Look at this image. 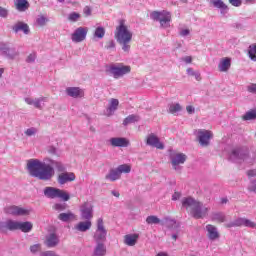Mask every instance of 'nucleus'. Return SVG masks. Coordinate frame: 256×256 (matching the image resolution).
<instances>
[{
    "label": "nucleus",
    "instance_id": "obj_1",
    "mask_svg": "<svg viewBox=\"0 0 256 256\" xmlns=\"http://www.w3.org/2000/svg\"><path fill=\"white\" fill-rule=\"evenodd\" d=\"M27 169L32 177H36L41 181H51L55 176V169L53 166L41 162L39 159L28 160Z\"/></svg>",
    "mask_w": 256,
    "mask_h": 256
},
{
    "label": "nucleus",
    "instance_id": "obj_2",
    "mask_svg": "<svg viewBox=\"0 0 256 256\" xmlns=\"http://www.w3.org/2000/svg\"><path fill=\"white\" fill-rule=\"evenodd\" d=\"M182 205L190 212L194 219H205L209 215V211H211V208L203 204V202L195 200L193 197L182 199Z\"/></svg>",
    "mask_w": 256,
    "mask_h": 256
},
{
    "label": "nucleus",
    "instance_id": "obj_3",
    "mask_svg": "<svg viewBox=\"0 0 256 256\" xmlns=\"http://www.w3.org/2000/svg\"><path fill=\"white\" fill-rule=\"evenodd\" d=\"M114 37L119 43V45H122V50L125 53H129L131 50V41L133 40V32L129 30V26L125 24V20L121 19L119 20V25L116 27V30L114 31Z\"/></svg>",
    "mask_w": 256,
    "mask_h": 256
},
{
    "label": "nucleus",
    "instance_id": "obj_4",
    "mask_svg": "<svg viewBox=\"0 0 256 256\" xmlns=\"http://www.w3.org/2000/svg\"><path fill=\"white\" fill-rule=\"evenodd\" d=\"M44 195L48 197V199H62V201H69L70 199L67 191L55 187H46L44 189Z\"/></svg>",
    "mask_w": 256,
    "mask_h": 256
},
{
    "label": "nucleus",
    "instance_id": "obj_5",
    "mask_svg": "<svg viewBox=\"0 0 256 256\" xmlns=\"http://www.w3.org/2000/svg\"><path fill=\"white\" fill-rule=\"evenodd\" d=\"M150 17L153 21H159L161 27H169V23H171V13L165 10L162 12L153 11Z\"/></svg>",
    "mask_w": 256,
    "mask_h": 256
},
{
    "label": "nucleus",
    "instance_id": "obj_6",
    "mask_svg": "<svg viewBox=\"0 0 256 256\" xmlns=\"http://www.w3.org/2000/svg\"><path fill=\"white\" fill-rule=\"evenodd\" d=\"M109 72L113 75L114 79H119L120 77H123V75L131 73V66H125L123 64L111 65Z\"/></svg>",
    "mask_w": 256,
    "mask_h": 256
},
{
    "label": "nucleus",
    "instance_id": "obj_7",
    "mask_svg": "<svg viewBox=\"0 0 256 256\" xmlns=\"http://www.w3.org/2000/svg\"><path fill=\"white\" fill-rule=\"evenodd\" d=\"M107 237V230L105 229V225L103 223V218H99L97 220V230L94 235L95 241L99 243V241H105Z\"/></svg>",
    "mask_w": 256,
    "mask_h": 256
},
{
    "label": "nucleus",
    "instance_id": "obj_8",
    "mask_svg": "<svg viewBox=\"0 0 256 256\" xmlns=\"http://www.w3.org/2000/svg\"><path fill=\"white\" fill-rule=\"evenodd\" d=\"M87 33H89V28L79 27L77 28L71 36V39L74 43H81L87 39Z\"/></svg>",
    "mask_w": 256,
    "mask_h": 256
},
{
    "label": "nucleus",
    "instance_id": "obj_9",
    "mask_svg": "<svg viewBox=\"0 0 256 256\" xmlns=\"http://www.w3.org/2000/svg\"><path fill=\"white\" fill-rule=\"evenodd\" d=\"M211 139H213V132L209 130H198V141L202 147H208Z\"/></svg>",
    "mask_w": 256,
    "mask_h": 256
},
{
    "label": "nucleus",
    "instance_id": "obj_10",
    "mask_svg": "<svg viewBox=\"0 0 256 256\" xmlns=\"http://www.w3.org/2000/svg\"><path fill=\"white\" fill-rule=\"evenodd\" d=\"M7 231H19V221L7 220L0 222V233H7Z\"/></svg>",
    "mask_w": 256,
    "mask_h": 256
},
{
    "label": "nucleus",
    "instance_id": "obj_11",
    "mask_svg": "<svg viewBox=\"0 0 256 256\" xmlns=\"http://www.w3.org/2000/svg\"><path fill=\"white\" fill-rule=\"evenodd\" d=\"M81 218L85 219V221H91V218L93 217V205L89 202H85L81 208Z\"/></svg>",
    "mask_w": 256,
    "mask_h": 256
},
{
    "label": "nucleus",
    "instance_id": "obj_12",
    "mask_svg": "<svg viewBox=\"0 0 256 256\" xmlns=\"http://www.w3.org/2000/svg\"><path fill=\"white\" fill-rule=\"evenodd\" d=\"M5 213L8 215L23 216L29 215L30 211L19 206H8L5 208Z\"/></svg>",
    "mask_w": 256,
    "mask_h": 256
},
{
    "label": "nucleus",
    "instance_id": "obj_13",
    "mask_svg": "<svg viewBox=\"0 0 256 256\" xmlns=\"http://www.w3.org/2000/svg\"><path fill=\"white\" fill-rule=\"evenodd\" d=\"M76 176L73 172H62L57 177V182L59 185H65V183H71L72 181H75Z\"/></svg>",
    "mask_w": 256,
    "mask_h": 256
},
{
    "label": "nucleus",
    "instance_id": "obj_14",
    "mask_svg": "<svg viewBox=\"0 0 256 256\" xmlns=\"http://www.w3.org/2000/svg\"><path fill=\"white\" fill-rule=\"evenodd\" d=\"M207 237L210 241H217L221 237L219 230L213 224L206 225Z\"/></svg>",
    "mask_w": 256,
    "mask_h": 256
},
{
    "label": "nucleus",
    "instance_id": "obj_15",
    "mask_svg": "<svg viewBox=\"0 0 256 256\" xmlns=\"http://www.w3.org/2000/svg\"><path fill=\"white\" fill-rule=\"evenodd\" d=\"M187 161V155L183 153H176L171 156V163L174 167V169H177V166L183 165Z\"/></svg>",
    "mask_w": 256,
    "mask_h": 256
},
{
    "label": "nucleus",
    "instance_id": "obj_16",
    "mask_svg": "<svg viewBox=\"0 0 256 256\" xmlns=\"http://www.w3.org/2000/svg\"><path fill=\"white\" fill-rule=\"evenodd\" d=\"M44 244L49 248L57 247L59 245V236L55 233L47 235Z\"/></svg>",
    "mask_w": 256,
    "mask_h": 256
},
{
    "label": "nucleus",
    "instance_id": "obj_17",
    "mask_svg": "<svg viewBox=\"0 0 256 256\" xmlns=\"http://www.w3.org/2000/svg\"><path fill=\"white\" fill-rule=\"evenodd\" d=\"M147 145L151 147H156V149H164L163 143L159 141V137L155 136V134H150L146 140Z\"/></svg>",
    "mask_w": 256,
    "mask_h": 256
},
{
    "label": "nucleus",
    "instance_id": "obj_18",
    "mask_svg": "<svg viewBox=\"0 0 256 256\" xmlns=\"http://www.w3.org/2000/svg\"><path fill=\"white\" fill-rule=\"evenodd\" d=\"M232 155L236 159H242L243 161H245V159L249 157V150L247 148H235L232 151Z\"/></svg>",
    "mask_w": 256,
    "mask_h": 256
},
{
    "label": "nucleus",
    "instance_id": "obj_19",
    "mask_svg": "<svg viewBox=\"0 0 256 256\" xmlns=\"http://www.w3.org/2000/svg\"><path fill=\"white\" fill-rule=\"evenodd\" d=\"M218 69L221 73H227V71L231 69V58H222L220 63L218 64Z\"/></svg>",
    "mask_w": 256,
    "mask_h": 256
},
{
    "label": "nucleus",
    "instance_id": "obj_20",
    "mask_svg": "<svg viewBox=\"0 0 256 256\" xmlns=\"http://www.w3.org/2000/svg\"><path fill=\"white\" fill-rule=\"evenodd\" d=\"M137 241H139V234H127L124 236V243L128 247H135Z\"/></svg>",
    "mask_w": 256,
    "mask_h": 256
},
{
    "label": "nucleus",
    "instance_id": "obj_21",
    "mask_svg": "<svg viewBox=\"0 0 256 256\" xmlns=\"http://www.w3.org/2000/svg\"><path fill=\"white\" fill-rule=\"evenodd\" d=\"M66 93L69 95V97H73L74 99H77V97H83V95H85L83 90H81L79 87H68L66 89Z\"/></svg>",
    "mask_w": 256,
    "mask_h": 256
},
{
    "label": "nucleus",
    "instance_id": "obj_22",
    "mask_svg": "<svg viewBox=\"0 0 256 256\" xmlns=\"http://www.w3.org/2000/svg\"><path fill=\"white\" fill-rule=\"evenodd\" d=\"M110 145H112V147H128L129 140L126 138H111Z\"/></svg>",
    "mask_w": 256,
    "mask_h": 256
},
{
    "label": "nucleus",
    "instance_id": "obj_23",
    "mask_svg": "<svg viewBox=\"0 0 256 256\" xmlns=\"http://www.w3.org/2000/svg\"><path fill=\"white\" fill-rule=\"evenodd\" d=\"M13 31L15 33H19V31H23V33L25 35H29V25H27V23L24 22H17L14 26H13Z\"/></svg>",
    "mask_w": 256,
    "mask_h": 256
},
{
    "label": "nucleus",
    "instance_id": "obj_24",
    "mask_svg": "<svg viewBox=\"0 0 256 256\" xmlns=\"http://www.w3.org/2000/svg\"><path fill=\"white\" fill-rule=\"evenodd\" d=\"M32 230H33V223L29 221L18 223V231H22V233H29Z\"/></svg>",
    "mask_w": 256,
    "mask_h": 256
},
{
    "label": "nucleus",
    "instance_id": "obj_25",
    "mask_svg": "<svg viewBox=\"0 0 256 256\" xmlns=\"http://www.w3.org/2000/svg\"><path fill=\"white\" fill-rule=\"evenodd\" d=\"M105 179H107L108 181H117V180L121 179V174L118 169H112L105 176Z\"/></svg>",
    "mask_w": 256,
    "mask_h": 256
},
{
    "label": "nucleus",
    "instance_id": "obj_26",
    "mask_svg": "<svg viewBox=\"0 0 256 256\" xmlns=\"http://www.w3.org/2000/svg\"><path fill=\"white\" fill-rule=\"evenodd\" d=\"M14 5L18 11H27L29 2L27 0H15Z\"/></svg>",
    "mask_w": 256,
    "mask_h": 256
},
{
    "label": "nucleus",
    "instance_id": "obj_27",
    "mask_svg": "<svg viewBox=\"0 0 256 256\" xmlns=\"http://www.w3.org/2000/svg\"><path fill=\"white\" fill-rule=\"evenodd\" d=\"M91 220H87L85 222H79L76 226L75 229L77 231H81L82 233H85V231H89L91 229Z\"/></svg>",
    "mask_w": 256,
    "mask_h": 256
},
{
    "label": "nucleus",
    "instance_id": "obj_28",
    "mask_svg": "<svg viewBox=\"0 0 256 256\" xmlns=\"http://www.w3.org/2000/svg\"><path fill=\"white\" fill-rule=\"evenodd\" d=\"M106 253L107 248H105V245L103 243H98L92 256H105Z\"/></svg>",
    "mask_w": 256,
    "mask_h": 256
},
{
    "label": "nucleus",
    "instance_id": "obj_29",
    "mask_svg": "<svg viewBox=\"0 0 256 256\" xmlns=\"http://www.w3.org/2000/svg\"><path fill=\"white\" fill-rule=\"evenodd\" d=\"M245 218H237L235 221L226 223L224 227L231 229V227H244Z\"/></svg>",
    "mask_w": 256,
    "mask_h": 256
},
{
    "label": "nucleus",
    "instance_id": "obj_30",
    "mask_svg": "<svg viewBox=\"0 0 256 256\" xmlns=\"http://www.w3.org/2000/svg\"><path fill=\"white\" fill-rule=\"evenodd\" d=\"M210 3H212V5L216 7V9H222L223 11H227V9H229V7L226 5L225 2H223V0H211Z\"/></svg>",
    "mask_w": 256,
    "mask_h": 256
},
{
    "label": "nucleus",
    "instance_id": "obj_31",
    "mask_svg": "<svg viewBox=\"0 0 256 256\" xmlns=\"http://www.w3.org/2000/svg\"><path fill=\"white\" fill-rule=\"evenodd\" d=\"M212 221L215 223H225V221H227V216L223 213H215L212 216Z\"/></svg>",
    "mask_w": 256,
    "mask_h": 256
},
{
    "label": "nucleus",
    "instance_id": "obj_32",
    "mask_svg": "<svg viewBox=\"0 0 256 256\" xmlns=\"http://www.w3.org/2000/svg\"><path fill=\"white\" fill-rule=\"evenodd\" d=\"M58 219L60 221L67 222V221H71V219H75V215L72 214L71 212L61 213V214L58 215Z\"/></svg>",
    "mask_w": 256,
    "mask_h": 256
},
{
    "label": "nucleus",
    "instance_id": "obj_33",
    "mask_svg": "<svg viewBox=\"0 0 256 256\" xmlns=\"http://www.w3.org/2000/svg\"><path fill=\"white\" fill-rule=\"evenodd\" d=\"M137 121H139V116L132 114L124 119L123 125H131V123H137Z\"/></svg>",
    "mask_w": 256,
    "mask_h": 256
},
{
    "label": "nucleus",
    "instance_id": "obj_34",
    "mask_svg": "<svg viewBox=\"0 0 256 256\" xmlns=\"http://www.w3.org/2000/svg\"><path fill=\"white\" fill-rule=\"evenodd\" d=\"M182 107L181 104L176 103V104H171L169 106V113H171V115H177V113H179V111H181Z\"/></svg>",
    "mask_w": 256,
    "mask_h": 256
},
{
    "label": "nucleus",
    "instance_id": "obj_35",
    "mask_svg": "<svg viewBox=\"0 0 256 256\" xmlns=\"http://www.w3.org/2000/svg\"><path fill=\"white\" fill-rule=\"evenodd\" d=\"M117 107H119V100L112 98L109 103L108 111L113 113V111H117Z\"/></svg>",
    "mask_w": 256,
    "mask_h": 256
},
{
    "label": "nucleus",
    "instance_id": "obj_36",
    "mask_svg": "<svg viewBox=\"0 0 256 256\" xmlns=\"http://www.w3.org/2000/svg\"><path fill=\"white\" fill-rule=\"evenodd\" d=\"M248 55L252 61H256V44L249 46Z\"/></svg>",
    "mask_w": 256,
    "mask_h": 256
},
{
    "label": "nucleus",
    "instance_id": "obj_37",
    "mask_svg": "<svg viewBox=\"0 0 256 256\" xmlns=\"http://www.w3.org/2000/svg\"><path fill=\"white\" fill-rule=\"evenodd\" d=\"M94 37L97 39H103L105 37V28L97 27L94 32Z\"/></svg>",
    "mask_w": 256,
    "mask_h": 256
},
{
    "label": "nucleus",
    "instance_id": "obj_38",
    "mask_svg": "<svg viewBox=\"0 0 256 256\" xmlns=\"http://www.w3.org/2000/svg\"><path fill=\"white\" fill-rule=\"evenodd\" d=\"M244 121H251L253 119H256V110H250L248 111L243 117Z\"/></svg>",
    "mask_w": 256,
    "mask_h": 256
},
{
    "label": "nucleus",
    "instance_id": "obj_39",
    "mask_svg": "<svg viewBox=\"0 0 256 256\" xmlns=\"http://www.w3.org/2000/svg\"><path fill=\"white\" fill-rule=\"evenodd\" d=\"M37 25H39V27H45V25H47V23H49V18L45 17L44 15H40L37 20Z\"/></svg>",
    "mask_w": 256,
    "mask_h": 256
},
{
    "label": "nucleus",
    "instance_id": "obj_40",
    "mask_svg": "<svg viewBox=\"0 0 256 256\" xmlns=\"http://www.w3.org/2000/svg\"><path fill=\"white\" fill-rule=\"evenodd\" d=\"M79 19H81L80 13L72 12L68 15V21H70V23H76V21H79Z\"/></svg>",
    "mask_w": 256,
    "mask_h": 256
},
{
    "label": "nucleus",
    "instance_id": "obj_41",
    "mask_svg": "<svg viewBox=\"0 0 256 256\" xmlns=\"http://www.w3.org/2000/svg\"><path fill=\"white\" fill-rule=\"evenodd\" d=\"M146 223H148V225H158V223H161V219L157 216H148L146 218Z\"/></svg>",
    "mask_w": 256,
    "mask_h": 256
},
{
    "label": "nucleus",
    "instance_id": "obj_42",
    "mask_svg": "<svg viewBox=\"0 0 256 256\" xmlns=\"http://www.w3.org/2000/svg\"><path fill=\"white\" fill-rule=\"evenodd\" d=\"M117 169H118V172H120V175L121 173H131V166L127 164L120 165L118 166Z\"/></svg>",
    "mask_w": 256,
    "mask_h": 256
},
{
    "label": "nucleus",
    "instance_id": "obj_43",
    "mask_svg": "<svg viewBox=\"0 0 256 256\" xmlns=\"http://www.w3.org/2000/svg\"><path fill=\"white\" fill-rule=\"evenodd\" d=\"M47 100V98H45V97H40V98H37V99H35L34 100V107L36 108V109H42V107H41V103L43 102V101H46Z\"/></svg>",
    "mask_w": 256,
    "mask_h": 256
},
{
    "label": "nucleus",
    "instance_id": "obj_44",
    "mask_svg": "<svg viewBox=\"0 0 256 256\" xmlns=\"http://www.w3.org/2000/svg\"><path fill=\"white\" fill-rule=\"evenodd\" d=\"M244 227H250L251 229H256V223L247 218H244Z\"/></svg>",
    "mask_w": 256,
    "mask_h": 256
},
{
    "label": "nucleus",
    "instance_id": "obj_45",
    "mask_svg": "<svg viewBox=\"0 0 256 256\" xmlns=\"http://www.w3.org/2000/svg\"><path fill=\"white\" fill-rule=\"evenodd\" d=\"M52 164L55 165L56 169L58 171H60L61 173H63V171H65V166L63 165V163L54 161V162H52Z\"/></svg>",
    "mask_w": 256,
    "mask_h": 256
},
{
    "label": "nucleus",
    "instance_id": "obj_46",
    "mask_svg": "<svg viewBox=\"0 0 256 256\" xmlns=\"http://www.w3.org/2000/svg\"><path fill=\"white\" fill-rule=\"evenodd\" d=\"M31 253H37L41 251V244H34L30 247Z\"/></svg>",
    "mask_w": 256,
    "mask_h": 256
},
{
    "label": "nucleus",
    "instance_id": "obj_47",
    "mask_svg": "<svg viewBox=\"0 0 256 256\" xmlns=\"http://www.w3.org/2000/svg\"><path fill=\"white\" fill-rule=\"evenodd\" d=\"M53 208L56 211H65V209H67V205H65V204H55Z\"/></svg>",
    "mask_w": 256,
    "mask_h": 256
},
{
    "label": "nucleus",
    "instance_id": "obj_48",
    "mask_svg": "<svg viewBox=\"0 0 256 256\" xmlns=\"http://www.w3.org/2000/svg\"><path fill=\"white\" fill-rule=\"evenodd\" d=\"M233 7H241L243 1L241 0H228Z\"/></svg>",
    "mask_w": 256,
    "mask_h": 256
},
{
    "label": "nucleus",
    "instance_id": "obj_49",
    "mask_svg": "<svg viewBox=\"0 0 256 256\" xmlns=\"http://www.w3.org/2000/svg\"><path fill=\"white\" fill-rule=\"evenodd\" d=\"M35 133H37V130L35 128H29L25 131V134L28 135V137H31Z\"/></svg>",
    "mask_w": 256,
    "mask_h": 256
},
{
    "label": "nucleus",
    "instance_id": "obj_50",
    "mask_svg": "<svg viewBox=\"0 0 256 256\" xmlns=\"http://www.w3.org/2000/svg\"><path fill=\"white\" fill-rule=\"evenodd\" d=\"M249 93H254L256 95V84H251L247 87Z\"/></svg>",
    "mask_w": 256,
    "mask_h": 256
},
{
    "label": "nucleus",
    "instance_id": "obj_51",
    "mask_svg": "<svg viewBox=\"0 0 256 256\" xmlns=\"http://www.w3.org/2000/svg\"><path fill=\"white\" fill-rule=\"evenodd\" d=\"M7 15H9L7 9L0 6V17H7Z\"/></svg>",
    "mask_w": 256,
    "mask_h": 256
},
{
    "label": "nucleus",
    "instance_id": "obj_52",
    "mask_svg": "<svg viewBox=\"0 0 256 256\" xmlns=\"http://www.w3.org/2000/svg\"><path fill=\"white\" fill-rule=\"evenodd\" d=\"M91 11H92L91 7H89V6H86L83 9V13H84V15H86V17H89L91 15Z\"/></svg>",
    "mask_w": 256,
    "mask_h": 256
},
{
    "label": "nucleus",
    "instance_id": "obj_53",
    "mask_svg": "<svg viewBox=\"0 0 256 256\" xmlns=\"http://www.w3.org/2000/svg\"><path fill=\"white\" fill-rule=\"evenodd\" d=\"M37 55L35 54H30L28 57H27V63H33V61H35Z\"/></svg>",
    "mask_w": 256,
    "mask_h": 256
},
{
    "label": "nucleus",
    "instance_id": "obj_54",
    "mask_svg": "<svg viewBox=\"0 0 256 256\" xmlns=\"http://www.w3.org/2000/svg\"><path fill=\"white\" fill-rule=\"evenodd\" d=\"M40 256H55V252L53 251L42 252Z\"/></svg>",
    "mask_w": 256,
    "mask_h": 256
},
{
    "label": "nucleus",
    "instance_id": "obj_55",
    "mask_svg": "<svg viewBox=\"0 0 256 256\" xmlns=\"http://www.w3.org/2000/svg\"><path fill=\"white\" fill-rule=\"evenodd\" d=\"M25 103H27V105H34L35 100H33V98H25Z\"/></svg>",
    "mask_w": 256,
    "mask_h": 256
},
{
    "label": "nucleus",
    "instance_id": "obj_56",
    "mask_svg": "<svg viewBox=\"0 0 256 256\" xmlns=\"http://www.w3.org/2000/svg\"><path fill=\"white\" fill-rule=\"evenodd\" d=\"M181 197V193L180 192H175L172 196L173 201H177V199H179Z\"/></svg>",
    "mask_w": 256,
    "mask_h": 256
},
{
    "label": "nucleus",
    "instance_id": "obj_57",
    "mask_svg": "<svg viewBox=\"0 0 256 256\" xmlns=\"http://www.w3.org/2000/svg\"><path fill=\"white\" fill-rule=\"evenodd\" d=\"M185 63H192L193 58L191 56H186L182 59Z\"/></svg>",
    "mask_w": 256,
    "mask_h": 256
},
{
    "label": "nucleus",
    "instance_id": "obj_58",
    "mask_svg": "<svg viewBox=\"0 0 256 256\" xmlns=\"http://www.w3.org/2000/svg\"><path fill=\"white\" fill-rule=\"evenodd\" d=\"M248 177H256V170H249L247 172Z\"/></svg>",
    "mask_w": 256,
    "mask_h": 256
},
{
    "label": "nucleus",
    "instance_id": "obj_59",
    "mask_svg": "<svg viewBox=\"0 0 256 256\" xmlns=\"http://www.w3.org/2000/svg\"><path fill=\"white\" fill-rule=\"evenodd\" d=\"M186 111H187V113H189L191 115V113L195 112V108H193V106H187Z\"/></svg>",
    "mask_w": 256,
    "mask_h": 256
},
{
    "label": "nucleus",
    "instance_id": "obj_60",
    "mask_svg": "<svg viewBox=\"0 0 256 256\" xmlns=\"http://www.w3.org/2000/svg\"><path fill=\"white\" fill-rule=\"evenodd\" d=\"M180 35H181L182 37H186V35H189V29H184V30H182V31L180 32Z\"/></svg>",
    "mask_w": 256,
    "mask_h": 256
},
{
    "label": "nucleus",
    "instance_id": "obj_61",
    "mask_svg": "<svg viewBox=\"0 0 256 256\" xmlns=\"http://www.w3.org/2000/svg\"><path fill=\"white\" fill-rule=\"evenodd\" d=\"M193 77H195L196 81H201V74L199 72H195V75H193Z\"/></svg>",
    "mask_w": 256,
    "mask_h": 256
},
{
    "label": "nucleus",
    "instance_id": "obj_62",
    "mask_svg": "<svg viewBox=\"0 0 256 256\" xmlns=\"http://www.w3.org/2000/svg\"><path fill=\"white\" fill-rule=\"evenodd\" d=\"M187 73H188V75H190L191 77H193V75H195V71H193L192 68H188V69H187Z\"/></svg>",
    "mask_w": 256,
    "mask_h": 256
},
{
    "label": "nucleus",
    "instance_id": "obj_63",
    "mask_svg": "<svg viewBox=\"0 0 256 256\" xmlns=\"http://www.w3.org/2000/svg\"><path fill=\"white\" fill-rule=\"evenodd\" d=\"M112 195H114V197H120V194L117 191H112Z\"/></svg>",
    "mask_w": 256,
    "mask_h": 256
},
{
    "label": "nucleus",
    "instance_id": "obj_64",
    "mask_svg": "<svg viewBox=\"0 0 256 256\" xmlns=\"http://www.w3.org/2000/svg\"><path fill=\"white\" fill-rule=\"evenodd\" d=\"M4 71L5 70L3 68H0V77H1V75H3Z\"/></svg>",
    "mask_w": 256,
    "mask_h": 256
}]
</instances>
